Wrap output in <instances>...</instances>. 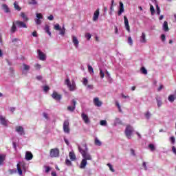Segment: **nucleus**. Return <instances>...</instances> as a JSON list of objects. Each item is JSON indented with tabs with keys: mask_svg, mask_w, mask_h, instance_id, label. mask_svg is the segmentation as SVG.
<instances>
[{
	"mask_svg": "<svg viewBox=\"0 0 176 176\" xmlns=\"http://www.w3.org/2000/svg\"><path fill=\"white\" fill-rule=\"evenodd\" d=\"M124 12V5L122 1L120 2V10L118 12V16H122V13Z\"/></svg>",
	"mask_w": 176,
	"mask_h": 176,
	"instance_id": "nucleus-20",
	"label": "nucleus"
},
{
	"mask_svg": "<svg viewBox=\"0 0 176 176\" xmlns=\"http://www.w3.org/2000/svg\"><path fill=\"white\" fill-rule=\"evenodd\" d=\"M87 90H94V85H87Z\"/></svg>",
	"mask_w": 176,
	"mask_h": 176,
	"instance_id": "nucleus-45",
	"label": "nucleus"
},
{
	"mask_svg": "<svg viewBox=\"0 0 176 176\" xmlns=\"http://www.w3.org/2000/svg\"><path fill=\"white\" fill-rule=\"evenodd\" d=\"M133 126L128 125L125 129V135L128 140H131V135H133Z\"/></svg>",
	"mask_w": 176,
	"mask_h": 176,
	"instance_id": "nucleus-3",
	"label": "nucleus"
},
{
	"mask_svg": "<svg viewBox=\"0 0 176 176\" xmlns=\"http://www.w3.org/2000/svg\"><path fill=\"white\" fill-rule=\"evenodd\" d=\"M0 123L2 126H5L6 127L8 126V120L2 115H0Z\"/></svg>",
	"mask_w": 176,
	"mask_h": 176,
	"instance_id": "nucleus-14",
	"label": "nucleus"
},
{
	"mask_svg": "<svg viewBox=\"0 0 176 176\" xmlns=\"http://www.w3.org/2000/svg\"><path fill=\"white\" fill-rule=\"evenodd\" d=\"M107 166L110 170H111L112 173H115V169H113V167L112 166V164H107Z\"/></svg>",
	"mask_w": 176,
	"mask_h": 176,
	"instance_id": "nucleus-48",
	"label": "nucleus"
},
{
	"mask_svg": "<svg viewBox=\"0 0 176 176\" xmlns=\"http://www.w3.org/2000/svg\"><path fill=\"white\" fill-rule=\"evenodd\" d=\"M95 145H96V146H101V145H102V143L101 142V141H100V140H98V138H96Z\"/></svg>",
	"mask_w": 176,
	"mask_h": 176,
	"instance_id": "nucleus-34",
	"label": "nucleus"
},
{
	"mask_svg": "<svg viewBox=\"0 0 176 176\" xmlns=\"http://www.w3.org/2000/svg\"><path fill=\"white\" fill-rule=\"evenodd\" d=\"M172 152H173L174 155L176 156V148L175 146H172Z\"/></svg>",
	"mask_w": 176,
	"mask_h": 176,
	"instance_id": "nucleus-60",
	"label": "nucleus"
},
{
	"mask_svg": "<svg viewBox=\"0 0 176 176\" xmlns=\"http://www.w3.org/2000/svg\"><path fill=\"white\" fill-rule=\"evenodd\" d=\"M37 52L39 60H41V61H45V60H46V54L42 52L41 50H38Z\"/></svg>",
	"mask_w": 176,
	"mask_h": 176,
	"instance_id": "nucleus-13",
	"label": "nucleus"
},
{
	"mask_svg": "<svg viewBox=\"0 0 176 176\" xmlns=\"http://www.w3.org/2000/svg\"><path fill=\"white\" fill-rule=\"evenodd\" d=\"M1 6H2L3 10H4L6 13H9V12H10V10H9V7L8 6V5L3 4Z\"/></svg>",
	"mask_w": 176,
	"mask_h": 176,
	"instance_id": "nucleus-28",
	"label": "nucleus"
},
{
	"mask_svg": "<svg viewBox=\"0 0 176 176\" xmlns=\"http://www.w3.org/2000/svg\"><path fill=\"white\" fill-rule=\"evenodd\" d=\"M168 100L170 101V102H174V100H176V98L175 96L172 94L168 96Z\"/></svg>",
	"mask_w": 176,
	"mask_h": 176,
	"instance_id": "nucleus-36",
	"label": "nucleus"
},
{
	"mask_svg": "<svg viewBox=\"0 0 176 176\" xmlns=\"http://www.w3.org/2000/svg\"><path fill=\"white\" fill-rule=\"evenodd\" d=\"M32 157H34L32 153H31L30 151H26L25 155V160L28 161L32 160Z\"/></svg>",
	"mask_w": 176,
	"mask_h": 176,
	"instance_id": "nucleus-19",
	"label": "nucleus"
},
{
	"mask_svg": "<svg viewBox=\"0 0 176 176\" xmlns=\"http://www.w3.org/2000/svg\"><path fill=\"white\" fill-rule=\"evenodd\" d=\"M140 72L142 74H143V75H148V70H146L144 67H142L140 69Z\"/></svg>",
	"mask_w": 176,
	"mask_h": 176,
	"instance_id": "nucleus-37",
	"label": "nucleus"
},
{
	"mask_svg": "<svg viewBox=\"0 0 176 176\" xmlns=\"http://www.w3.org/2000/svg\"><path fill=\"white\" fill-rule=\"evenodd\" d=\"M81 118L86 124H89V123H90V119H89V116L85 114V113L81 114Z\"/></svg>",
	"mask_w": 176,
	"mask_h": 176,
	"instance_id": "nucleus-15",
	"label": "nucleus"
},
{
	"mask_svg": "<svg viewBox=\"0 0 176 176\" xmlns=\"http://www.w3.org/2000/svg\"><path fill=\"white\" fill-rule=\"evenodd\" d=\"M164 89V86L163 85H160V87L157 88V91H162Z\"/></svg>",
	"mask_w": 176,
	"mask_h": 176,
	"instance_id": "nucleus-54",
	"label": "nucleus"
},
{
	"mask_svg": "<svg viewBox=\"0 0 176 176\" xmlns=\"http://www.w3.org/2000/svg\"><path fill=\"white\" fill-rule=\"evenodd\" d=\"M100 71V76L101 78V79H104V76H105V74H104V72H102V69H99Z\"/></svg>",
	"mask_w": 176,
	"mask_h": 176,
	"instance_id": "nucleus-43",
	"label": "nucleus"
},
{
	"mask_svg": "<svg viewBox=\"0 0 176 176\" xmlns=\"http://www.w3.org/2000/svg\"><path fill=\"white\" fill-rule=\"evenodd\" d=\"M77 146L83 160L87 161L93 160V157L89 153V147H87V144L86 143H81L80 144H78Z\"/></svg>",
	"mask_w": 176,
	"mask_h": 176,
	"instance_id": "nucleus-1",
	"label": "nucleus"
},
{
	"mask_svg": "<svg viewBox=\"0 0 176 176\" xmlns=\"http://www.w3.org/2000/svg\"><path fill=\"white\" fill-rule=\"evenodd\" d=\"M169 140L173 145L175 144V138L174 136L170 137Z\"/></svg>",
	"mask_w": 176,
	"mask_h": 176,
	"instance_id": "nucleus-47",
	"label": "nucleus"
},
{
	"mask_svg": "<svg viewBox=\"0 0 176 176\" xmlns=\"http://www.w3.org/2000/svg\"><path fill=\"white\" fill-rule=\"evenodd\" d=\"M128 43L131 46H133V39L131 38V36L128 37Z\"/></svg>",
	"mask_w": 176,
	"mask_h": 176,
	"instance_id": "nucleus-49",
	"label": "nucleus"
},
{
	"mask_svg": "<svg viewBox=\"0 0 176 176\" xmlns=\"http://www.w3.org/2000/svg\"><path fill=\"white\" fill-rule=\"evenodd\" d=\"M5 159H6V155H0V167L1 166H3V162H5Z\"/></svg>",
	"mask_w": 176,
	"mask_h": 176,
	"instance_id": "nucleus-27",
	"label": "nucleus"
},
{
	"mask_svg": "<svg viewBox=\"0 0 176 176\" xmlns=\"http://www.w3.org/2000/svg\"><path fill=\"white\" fill-rule=\"evenodd\" d=\"M161 40L162 42H164L166 41V35L162 34L161 35Z\"/></svg>",
	"mask_w": 176,
	"mask_h": 176,
	"instance_id": "nucleus-56",
	"label": "nucleus"
},
{
	"mask_svg": "<svg viewBox=\"0 0 176 176\" xmlns=\"http://www.w3.org/2000/svg\"><path fill=\"white\" fill-rule=\"evenodd\" d=\"M156 102H157V105L158 108H160L162 105H163V102H162V98H156Z\"/></svg>",
	"mask_w": 176,
	"mask_h": 176,
	"instance_id": "nucleus-29",
	"label": "nucleus"
},
{
	"mask_svg": "<svg viewBox=\"0 0 176 176\" xmlns=\"http://www.w3.org/2000/svg\"><path fill=\"white\" fill-rule=\"evenodd\" d=\"M36 19L35 23L37 25H41L42 24V19H43V16L41 13H36Z\"/></svg>",
	"mask_w": 176,
	"mask_h": 176,
	"instance_id": "nucleus-7",
	"label": "nucleus"
},
{
	"mask_svg": "<svg viewBox=\"0 0 176 176\" xmlns=\"http://www.w3.org/2000/svg\"><path fill=\"white\" fill-rule=\"evenodd\" d=\"M140 43H146V34L145 32H142L140 36Z\"/></svg>",
	"mask_w": 176,
	"mask_h": 176,
	"instance_id": "nucleus-17",
	"label": "nucleus"
},
{
	"mask_svg": "<svg viewBox=\"0 0 176 176\" xmlns=\"http://www.w3.org/2000/svg\"><path fill=\"white\" fill-rule=\"evenodd\" d=\"M156 13L159 16L160 15V7H159V4H156Z\"/></svg>",
	"mask_w": 176,
	"mask_h": 176,
	"instance_id": "nucleus-44",
	"label": "nucleus"
},
{
	"mask_svg": "<svg viewBox=\"0 0 176 176\" xmlns=\"http://www.w3.org/2000/svg\"><path fill=\"white\" fill-rule=\"evenodd\" d=\"M45 173H49V171H50V167L45 166Z\"/></svg>",
	"mask_w": 176,
	"mask_h": 176,
	"instance_id": "nucleus-63",
	"label": "nucleus"
},
{
	"mask_svg": "<svg viewBox=\"0 0 176 176\" xmlns=\"http://www.w3.org/2000/svg\"><path fill=\"white\" fill-rule=\"evenodd\" d=\"M88 72H89V74H94V69L90 65H88Z\"/></svg>",
	"mask_w": 176,
	"mask_h": 176,
	"instance_id": "nucleus-39",
	"label": "nucleus"
},
{
	"mask_svg": "<svg viewBox=\"0 0 176 176\" xmlns=\"http://www.w3.org/2000/svg\"><path fill=\"white\" fill-rule=\"evenodd\" d=\"M150 12L151 13V15L153 16L155 14V8L153 5H150Z\"/></svg>",
	"mask_w": 176,
	"mask_h": 176,
	"instance_id": "nucleus-42",
	"label": "nucleus"
},
{
	"mask_svg": "<svg viewBox=\"0 0 176 176\" xmlns=\"http://www.w3.org/2000/svg\"><path fill=\"white\" fill-rule=\"evenodd\" d=\"M65 85L67 86L69 91H75V90H76V83L74 80H72L71 83V80L69 78L65 80Z\"/></svg>",
	"mask_w": 176,
	"mask_h": 176,
	"instance_id": "nucleus-2",
	"label": "nucleus"
},
{
	"mask_svg": "<svg viewBox=\"0 0 176 176\" xmlns=\"http://www.w3.org/2000/svg\"><path fill=\"white\" fill-rule=\"evenodd\" d=\"M17 171L19 174V175H23V170L21 169V167L20 166V164H17Z\"/></svg>",
	"mask_w": 176,
	"mask_h": 176,
	"instance_id": "nucleus-35",
	"label": "nucleus"
},
{
	"mask_svg": "<svg viewBox=\"0 0 176 176\" xmlns=\"http://www.w3.org/2000/svg\"><path fill=\"white\" fill-rule=\"evenodd\" d=\"M72 43L76 49L79 47V41L76 36H72Z\"/></svg>",
	"mask_w": 176,
	"mask_h": 176,
	"instance_id": "nucleus-18",
	"label": "nucleus"
},
{
	"mask_svg": "<svg viewBox=\"0 0 176 176\" xmlns=\"http://www.w3.org/2000/svg\"><path fill=\"white\" fill-rule=\"evenodd\" d=\"M52 97L54 100H56V101H60L63 98V96L55 91H53Z\"/></svg>",
	"mask_w": 176,
	"mask_h": 176,
	"instance_id": "nucleus-8",
	"label": "nucleus"
},
{
	"mask_svg": "<svg viewBox=\"0 0 176 176\" xmlns=\"http://www.w3.org/2000/svg\"><path fill=\"white\" fill-rule=\"evenodd\" d=\"M28 4L29 5H33V6L38 5V1H36V0H30L28 2Z\"/></svg>",
	"mask_w": 176,
	"mask_h": 176,
	"instance_id": "nucleus-40",
	"label": "nucleus"
},
{
	"mask_svg": "<svg viewBox=\"0 0 176 176\" xmlns=\"http://www.w3.org/2000/svg\"><path fill=\"white\" fill-rule=\"evenodd\" d=\"M34 67H35L36 69H41V68L42 67L41 66V65H39L38 63H36Z\"/></svg>",
	"mask_w": 176,
	"mask_h": 176,
	"instance_id": "nucleus-57",
	"label": "nucleus"
},
{
	"mask_svg": "<svg viewBox=\"0 0 176 176\" xmlns=\"http://www.w3.org/2000/svg\"><path fill=\"white\" fill-rule=\"evenodd\" d=\"M16 25V22H13L12 26L11 27V29H10L11 34H14V32L17 31V27Z\"/></svg>",
	"mask_w": 176,
	"mask_h": 176,
	"instance_id": "nucleus-26",
	"label": "nucleus"
},
{
	"mask_svg": "<svg viewBox=\"0 0 176 176\" xmlns=\"http://www.w3.org/2000/svg\"><path fill=\"white\" fill-rule=\"evenodd\" d=\"M116 107L118 108L119 111H120V112H122V109L120 108V104H119V102H116Z\"/></svg>",
	"mask_w": 176,
	"mask_h": 176,
	"instance_id": "nucleus-55",
	"label": "nucleus"
},
{
	"mask_svg": "<svg viewBox=\"0 0 176 176\" xmlns=\"http://www.w3.org/2000/svg\"><path fill=\"white\" fill-rule=\"evenodd\" d=\"M115 34H116V35L119 34V30L118 29V26H115Z\"/></svg>",
	"mask_w": 176,
	"mask_h": 176,
	"instance_id": "nucleus-62",
	"label": "nucleus"
},
{
	"mask_svg": "<svg viewBox=\"0 0 176 176\" xmlns=\"http://www.w3.org/2000/svg\"><path fill=\"white\" fill-rule=\"evenodd\" d=\"M14 9H16V10H17L18 12H20V10H21V8H20V6H19V3H17V1H15L14 3Z\"/></svg>",
	"mask_w": 176,
	"mask_h": 176,
	"instance_id": "nucleus-33",
	"label": "nucleus"
},
{
	"mask_svg": "<svg viewBox=\"0 0 176 176\" xmlns=\"http://www.w3.org/2000/svg\"><path fill=\"white\" fill-rule=\"evenodd\" d=\"M148 148L151 151V152H153L156 148L155 147V145L153 144H148Z\"/></svg>",
	"mask_w": 176,
	"mask_h": 176,
	"instance_id": "nucleus-41",
	"label": "nucleus"
},
{
	"mask_svg": "<svg viewBox=\"0 0 176 176\" xmlns=\"http://www.w3.org/2000/svg\"><path fill=\"white\" fill-rule=\"evenodd\" d=\"M144 116L147 120H149V119H151V117L152 116V114L151 113V111H147L146 113H144Z\"/></svg>",
	"mask_w": 176,
	"mask_h": 176,
	"instance_id": "nucleus-30",
	"label": "nucleus"
},
{
	"mask_svg": "<svg viewBox=\"0 0 176 176\" xmlns=\"http://www.w3.org/2000/svg\"><path fill=\"white\" fill-rule=\"evenodd\" d=\"M99 16H100V10L98 9L94 13L93 21H97L98 20Z\"/></svg>",
	"mask_w": 176,
	"mask_h": 176,
	"instance_id": "nucleus-21",
	"label": "nucleus"
},
{
	"mask_svg": "<svg viewBox=\"0 0 176 176\" xmlns=\"http://www.w3.org/2000/svg\"><path fill=\"white\" fill-rule=\"evenodd\" d=\"M69 156L72 162H75V160H76V155L74 151L69 152Z\"/></svg>",
	"mask_w": 176,
	"mask_h": 176,
	"instance_id": "nucleus-24",
	"label": "nucleus"
},
{
	"mask_svg": "<svg viewBox=\"0 0 176 176\" xmlns=\"http://www.w3.org/2000/svg\"><path fill=\"white\" fill-rule=\"evenodd\" d=\"M64 141L66 144L69 145V141L67 138H64Z\"/></svg>",
	"mask_w": 176,
	"mask_h": 176,
	"instance_id": "nucleus-64",
	"label": "nucleus"
},
{
	"mask_svg": "<svg viewBox=\"0 0 176 176\" xmlns=\"http://www.w3.org/2000/svg\"><path fill=\"white\" fill-rule=\"evenodd\" d=\"M9 173L10 174H16V173H17V170H16V169H10Z\"/></svg>",
	"mask_w": 176,
	"mask_h": 176,
	"instance_id": "nucleus-53",
	"label": "nucleus"
},
{
	"mask_svg": "<svg viewBox=\"0 0 176 176\" xmlns=\"http://www.w3.org/2000/svg\"><path fill=\"white\" fill-rule=\"evenodd\" d=\"M47 19L50 20V21L54 20V16H53V15H50L48 17H47Z\"/></svg>",
	"mask_w": 176,
	"mask_h": 176,
	"instance_id": "nucleus-58",
	"label": "nucleus"
},
{
	"mask_svg": "<svg viewBox=\"0 0 176 176\" xmlns=\"http://www.w3.org/2000/svg\"><path fill=\"white\" fill-rule=\"evenodd\" d=\"M50 156V157H58L60 156V150L57 148L51 149Z\"/></svg>",
	"mask_w": 176,
	"mask_h": 176,
	"instance_id": "nucleus-5",
	"label": "nucleus"
},
{
	"mask_svg": "<svg viewBox=\"0 0 176 176\" xmlns=\"http://www.w3.org/2000/svg\"><path fill=\"white\" fill-rule=\"evenodd\" d=\"M124 21L126 31H128V32H130V25H129V19H127V16H124Z\"/></svg>",
	"mask_w": 176,
	"mask_h": 176,
	"instance_id": "nucleus-16",
	"label": "nucleus"
},
{
	"mask_svg": "<svg viewBox=\"0 0 176 176\" xmlns=\"http://www.w3.org/2000/svg\"><path fill=\"white\" fill-rule=\"evenodd\" d=\"M63 131L66 134H69L70 129H69V121L65 120L63 122Z\"/></svg>",
	"mask_w": 176,
	"mask_h": 176,
	"instance_id": "nucleus-6",
	"label": "nucleus"
},
{
	"mask_svg": "<svg viewBox=\"0 0 176 176\" xmlns=\"http://www.w3.org/2000/svg\"><path fill=\"white\" fill-rule=\"evenodd\" d=\"M76 108V100L73 99L72 100V105L69 106L67 107V110H69V112H74V111H75Z\"/></svg>",
	"mask_w": 176,
	"mask_h": 176,
	"instance_id": "nucleus-9",
	"label": "nucleus"
},
{
	"mask_svg": "<svg viewBox=\"0 0 176 176\" xmlns=\"http://www.w3.org/2000/svg\"><path fill=\"white\" fill-rule=\"evenodd\" d=\"M21 17L23 19V21H28V16H27L24 12H21Z\"/></svg>",
	"mask_w": 176,
	"mask_h": 176,
	"instance_id": "nucleus-32",
	"label": "nucleus"
},
{
	"mask_svg": "<svg viewBox=\"0 0 176 176\" xmlns=\"http://www.w3.org/2000/svg\"><path fill=\"white\" fill-rule=\"evenodd\" d=\"M100 126H107V120H101L100 122Z\"/></svg>",
	"mask_w": 176,
	"mask_h": 176,
	"instance_id": "nucleus-52",
	"label": "nucleus"
},
{
	"mask_svg": "<svg viewBox=\"0 0 176 176\" xmlns=\"http://www.w3.org/2000/svg\"><path fill=\"white\" fill-rule=\"evenodd\" d=\"M94 105H96V107H101V105H102V102L100 101L98 98H95L94 99Z\"/></svg>",
	"mask_w": 176,
	"mask_h": 176,
	"instance_id": "nucleus-22",
	"label": "nucleus"
},
{
	"mask_svg": "<svg viewBox=\"0 0 176 176\" xmlns=\"http://www.w3.org/2000/svg\"><path fill=\"white\" fill-rule=\"evenodd\" d=\"M86 166H87V160L82 159L80 164V168H86Z\"/></svg>",
	"mask_w": 176,
	"mask_h": 176,
	"instance_id": "nucleus-25",
	"label": "nucleus"
},
{
	"mask_svg": "<svg viewBox=\"0 0 176 176\" xmlns=\"http://www.w3.org/2000/svg\"><path fill=\"white\" fill-rule=\"evenodd\" d=\"M162 29L165 32H168V23L167 21H164L162 25Z\"/></svg>",
	"mask_w": 176,
	"mask_h": 176,
	"instance_id": "nucleus-23",
	"label": "nucleus"
},
{
	"mask_svg": "<svg viewBox=\"0 0 176 176\" xmlns=\"http://www.w3.org/2000/svg\"><path fill=\"white\" fill-rule=\"evenodd\" d=\"M43 90L45 93H47L50 90V87H49L47 85H44L43 87Z\"/></svg>",
	"mask_w": 176,
	"mask_h": 176,
	"instance_id": "nucleus-38",
	"label": "nucleus"
},
{
	"mask_svg": "<svg viewBox=\"0 0 176 176\" xmlns=\"http://www.w3.org/2000/svg\"><path fill=\"white\" fill-rule=\"evenodd\" d=\"M54 30H56V31H60L59 34L61 35L62 36H64V35H65V27L64 25L61 28L60 27V24L56 23L54 25Z\"/></svg>",
	"mask_w": 176,
	"mask_h": 176,
	"instance_id": "nucleus-4",
	"label": "nucleus"
},
{
	"mask_svg": "<svg viewBox=\"0 0 176 176\" xmlns=\"http://www.w3.org/2000/svg\"><path fill=\"white\" fill-rule=\"evenodd\" d=\"M43 115L45 119H49V116L47 115V113H43Z\"/></svg>",
	"mask_w": 176,
	"mask_h": 176,
	"instance_id": "nucleus-61",
	"label": "nucleus"
},
{
	"mask_svg": "<svg viewBox=\"0 0 176 176\" xmlns=\"http://www.w3.org/2000/svg\"><path fill=\"white\" fill-rule=\"evenodd\" d=\"M87 83H89V80H87V78H84L82 84L84 85V86H87Z\"/></svg>",
	"mask_w": 176,
	"mask_h": 176,
	"instance_id": "nucleus-51",
	"label": "nucleus"
},
{
	"mask_svg": "<svg viewBox=\"0 0 176 176\" xmlns=\"http://www.w3.org/2000/svg\"><path fill=\"white\" fill-rule=\"evenodd\" d=\"M23 69H22V74L23 75H27V74H28V71H30V69H31V67L27 64L23 63Z\"/></svg>",
	"mask_w": 176,
	"mask_h": 176,
	"instance_id": "nucleus-11",
	"label": "nucleus"
},
{
	"mask_svg": "<svg viewBox=\"0 0 176 176\" xmlns=\"http://www.w3.org/2000/svg\"><path fill=\"white\" fill-rule=\"evenodd\" d=\"M142 166L144 168V170H148V166H146V162H143Z\"/></svg>",
	"mask_w": 176,
	"mask_h": 176,
	"instance_id": "nucleus-59",
	"label": "nucleus"
},
{
	"mask_svg": "<svg viewBox=\"0 0 176 176\" xmlns=\"http://www.w3.org/2000/svg\"><path fill=\"white\" fill-rule=\"evenodd\" d=\"M85 36L87 39V41H90L91 38V34L90 33H86Z\"/></svg>",
	"mask_w": 176,
	"mask_h": 176,
	"instance_id": "nucleus-46",
	"label": "nucleus"
},
{
	"mask_svg": "<svg viewBox=\"0 0 176 176\" xmlns=\"http://www.w3.org/2000/svg\"><path fill=\"white\" fill-rule=\"evenodd\" d=\"M15 24L17 25L18 28H28L27 24L21 21H15Z\"/></svg>",
	"mask_w": 176,
	"mask_h": 176,
	"instance_id": "nucleus-12",
	"label": "nucleus"
},
{
	"mask_svg": "<svg viewBox=\"0 0 176 176\" xmlns=\"http://www.w3.org/2000/svg\"><path fill=\"white\" fill-rule=\"evenodd\" d=\"M15 131H16L19 135H24L25 134L24 132V128H23L21 126H16Z\"/></svg>",
	"mask_w": 176,
	"mask_h": 176,
	"instance_id": "nucleus-10",
	"label": "nucleus"
},
{
	"mask_svg": "<svg viewBox=\"0 0 176 176\" xmlns=\"http://www.w3.org/2000/svg\"><path fill=\"white\" fill-rule=\"evenodd\" d=\"M45 31L47 34H48L49 36H52V32H50V28L47 25H45Z\"/></svg>",
	"mask_w": 176,
	"mask_h": 176,
	"instance_id": "nucleus-31",
	"label": "nucleus"
},
{
	"mask_svg": "<svg viewBox=\"0 0 176 176\" xmlns=\"http://www.w3.org/2000/svg\"><path fill=\"white\" fill-rule=\"evenodd\" d=\"M65 164L67 166H72V162L69 159H66L65 160Z\"/></svg>",
	"mask_w": 176,
	"mask_h": 176,
	"instance_id": "nucleus-50",
	"label": "nucleus"
}]
</instances>
